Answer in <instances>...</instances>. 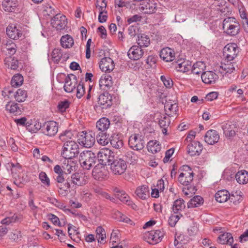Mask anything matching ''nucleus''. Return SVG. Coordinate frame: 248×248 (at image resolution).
I'll return each mask as SVG.
<instances>
[{
	"mask_svg": "<svg viewBox=\"0 0 248 248\" xmlns=\"http://www.w3.org/2000/svg\"><path fill=\"white\" fill-rule=\"evenodd\" d=\"M74 167L71 163H64L62 168L59 165H56L54 168L55 173L58 174L55 179L57 183V186L65 192H67L70 188L69 177L67 176L73 171Z\"/></svg>",
	"mask_w": 248,
	"mask_h": 248,
	"instance_id": "nucleus-1",
	"label": "nucleus"
},
{
	"mask_svg": "<svg viewBox=\"0 0 248 248\" xmlns=\"http://www.w3.org/2000/svg\"><path fill=\"white\" fill-rule=\"evenodd\" d=\"M222 25L223 30L228 35L235 36L239 32L240 24L233 17L225 18L223 20Z\"/></svg>",
	"mask_w": 248,
	"mask_h": 248,
	"instance_id": "nucleus-2",
	"label": "nucleus"
},
{
	"mask_svg": "<svg viewBox=\"0 0 248 248\" xmlns=\"http://www.w3.org/2000/svg\"><path fill=\"white\" fill-rule=\"evenodd\" d=\"M96 157L91 151H84L81 152L79 156V162L81 166L86 170H90L95 165Z\"/></svg>",
	"mask_w": 248,
	"mask_h": 248,
	"instance_id": "nucleus-3",
	"label": "nucleus"
},
{
	"mask_svg": "<svg viewBox=\"0 0 248 248\" xmlns=\"http://www.w3.org/2000/svg\"><path fill=\"white\" fill-rule=\"evenodd\" d=\"M78 153V145L74 141L70 140L64 143L62 155L65 159H72Z\"/></svg>",
	"mask_w": 248,
	"mask_h": 248,
	"instance_id": "nucleus-4",
	"label": "nucleus"
},
{
	"mask_svg": "<svg viewBox=\"0 0 248 248\" xmlns=\"http://www.w3.org/2000/svg\"><path fill=\"white\" fill-rule=\"evenodd\" d=\"M78 143L86 148L92 147L95 142V134L92 131H82L78 136Z\"/></svg>",
	"mask_w": 248,
	"mask_h": 248,
	"instance_id": "nucleus-5",
	"label": "nucleus"
},
{
	"mask_svg": "<svg viewBox=\"0 0 248 248\" xmlns=\"http://www.w3.org/2000/svg\"><path fill=\"white\" fill-rule=\"evenodd\" d=\"M110 169L114 174L121 175L124 173L126 168L127 164L126 161L118 157H114L110 164Z\"/></svg>",
	"mask_w": 248,
	"mask_h": 248,
	"instance_id": "nucleus-6",
	"label": "nucleus"
},
{
	"mask_svg": "<svg viewBox=\"0 0 248 248\" xmlns=\"http://www.w3.org/2000/svg\"><path fill=\"white\" fill-rule=\"evenodd\" d=\"M178 177V181L184 186H188L193 179V172L190 167L184 165L182 167Z\"/></svg>",
	"mask_w": 248,
	"mask_h": 248,
	"instance_id": "nucleus-7",
	"label": "nucleus"
},
{
	"mask_svg": "<svg viewBox=\"0 0 248 248\" xmlns=\"http://www.w3.org/2000/svg\"><path fill=\"white\" fill-rule=\"evenodd\" d=\"M128 144L133 150L139 151L144 147L145 141L142 136L138 134H134L129 138Z\"/></svg>",
	"mask_w": 248,
	"mask_h": 248,
	"instance_id": "nucleus-8",
	"label": "nucleus"
},
{
	"mask_svg": "<svg viewBox=\"0 0 248 248\" xmlns=\"http://www.w3.org/2000/svg\"><path fill=\"white\" fill-rule=\"evenodd\" d=\"M114 157L113 153L108 149H102L97 154L99 163L102 165L110 164Z\"/></svg>",
	"mask_w": 248,
	"mask_h": 248,
	"instance_id": "nucleus-9",
	"label": "nucleus"
},
{
	"mask_svg": "<svg viewBox=\"0 0 248 248\" xmlns=\"http://www.w3.org/2000/svg\"><path fill=\"white\" fill-rule=\"evenodd\" d=\"M68 181L70 184H72L76 186H80L85 185L88 183V178L84 173L76 172L71 175Z\"/></svg>",
	"mask_w": 248,
	"mask_h": 248,
	"instance_id": "nucleus-10",
	"label": "nucleus"
},
{
	"mask_svg": "<svg viewBox=\"0 0 248 248\" xmlns=\"http://www.w3.org/2000/svg\"><path fill=\"white\" fill-rule=\"evenodd\" d=\"M51 24L57 30L65 29L67 24L66 16L61 14L56 15L51 19Z\"/></svg>",
	"mask_w": 248,
	"mask_h": 248,
	"instance_id": "nucleus-11",
	"label": "nucleus"
},
{
	"mask_svg": "<svg viewBox=\"0 0 248 248\" xmlns=\"http://www.w3.org/2000/svg\"><path fill=\"white\" fill-rule=\"evenodd\" d=\"M58 124L53 121H47L44 123L42 125V132L45 135L52 137L58 132Z\"/></svg>",
	"mask_w": 248,
	"mask_h": 248,
	"instance_id": "nucleus-12",
	"label": "nucleus"
},
{
	"mask_svg": "<svg viewBox=\"0 0 248 248\" xmlns=\"http://www.w3.org/2000/svg\"><path fill=\"white\" fill-rule=\"evenodd\" d=\"M238 52L236 44H228L224 48L223 54L226 60L232 61L237 55Z\"/></svg>",
	"mask_w": 248,
	"mask_h": 248,
	"instance_id": "nucleus-13",
	"label": "nucleus"
},
{
	"mask_svg": "<svg viewBox=\"0 0 248 248\" xmlns=\"http://www.w3.org/2000/svg\"><path fill=\"white\" fill-rule=\"evenodd\" d=\"M77 82V78L75 75L73 74L67 75L65 78L64 85L65 91L67 93L72 92L75 89Z\"/></svg>",
	"mask_w": 248,
	"mask_h": 248,
	"instance_id": "nucleus-14",
	"label": "nucleus"
},
{
	"mask_svg": "<svg viewBox=\"0 0 248 248\" xmlns=\"http://www.w3.org/2000/svg\"><path fill=\"white\" fill-rule=\"evenodd\" d=\"M188 154L191 156L199 155L202 150V145L199 141H192L187 147Z\"/></svg>",
	"mask_w": 248,
	"mask_h": 248,
	"instance_id": "nucleus-15",
	"label": "nucleus"
},
{
	"mask_svg": "<svg viewBox=\"0 0 248 248\" xmlns=\"http://www.w3.org/2000/svg\"><path fill=\"white\" fill-rule=\"evenodd\" d=\"M164 235V231L160 230L151 231L145 234V236L148 237V239L152 241V242L150 241V243H159L162 240Z\"/></svg>",
	"mask_w": 248,
	"mask_h": 248,
	"instance_id": "nucleus-16",
	"label": "nucleus"
},
{
	"mask_svg": "<svg viewBox=\"0 0 248 248\" xmlns=\"http://www.w3.org/2000/svg\"><path fill=\"white\" fill-rule=\"evenodd\" d=\"M201 78L204 83L211 84L216 82L218 79V76L212 71H207L202 73Z\"/></svg>",
	"mask_w": 248,
	"mask_h": 248,
	"instance_id": "nucleus-17",
	"label": "nucleus"
},
{
	"mask_svg": "<svg viewBox=\"0 0 248 248\" xmlns=\"http://www.w3.org/2000/svg\"><path fill=\"white\" fill-rule=\"evenodd\" d=\"M100 69L105 72H110L114 68V63L112 60L109 57H104L101 59L99 62Z\"/></svg>",
	"mask_w": 248,
	"mask_h": 248,
	"instance_id": "nucleus-18",
	"label": "nucleus"
},
{
	"mask_svg": "<svg viewBox=\"0 0 248 248\" xmlns=\"http://www.w3.org/2000/svg\"><path fill=\"white\" fill-rule=\"evenodd\" d=\"M6 33L7 35L14 40H17L21 37L22 32L19 27L10 25L7 27L6 29Z\"/></svg>",
	"mask_w": 248,
	"mask_h": 248,
	"instance_id": "nucleus-19",
	"label": "nucleus"
},
{
	"mask_svg": "<svg viewBox=\"0 0 248 248\" xmlns=\"http://www.w3.org/2000/svg\"><path fill=\"white\" fill-rule=\"evenodd\" d=\"M143 53L140 46H133L128 50L127 55L131 60H138L142 57Z\"/></svg>",
	"mask_w": 248,
	"mask_h": 248,
	"instance_id": "nucleus-20",
	"label": "nucleus"
},
{
	"mask_svg": "<svg viewBox=\"0 0 248 248\" xmlns=\"http://www.w3.org/2000/svg\"><path fill=\"white\" fill-rule=\"evenodd\" d=\"M113 85L112 78L107 74H103L99 80V86L104 90L108 91Z\"/></svg>",
	"mask_w": 248,
	"mask_h": 248,
	"instance_id": "nucleus-21",
	"label": "nucleus"
},
{
	"mask_svg": "<svg viewBox=\"0 0 248 248\" xmlns=\"http://www.w3.org/2000/svg\"><path fill=\"white\" fill-rule=\"evenodd\" d=\"M219 139L218 132L215 130H208L205 136L204 140L209 144L213 145L217 142Z\"/></svg>",
	"mask_w": 248,
	"mask_h": 248,
	"instance_id": "nucleus-22",
	"label": "nucleus"
},
{
	"mask_svg": "<svg viewBox=\"0 0 248 248\" xmlns=\"http://www.w3.org/2000/svg\"><path fill=\"white\" fill-rule=\"evenodd\" d=\"M159 55L161 59L167 62L172 61L175 57L174 50L169 47L162 49Z\"/></svg>",
	"mask_w": 248,
	"mask_h": 248,
	"instance_id": "nucleus-23",
	"label": "nucleus"
},
{
	"mask_svg": "<svg viewBox=\"0 0 248 248\" xmlns=\"http://www.w3.org/2000/svg\"><path fill=\"white\" fill-rule=\"evenodd\" d=\"M108 172L104 167L100 169L94 168L92 175L93 178L98 181L105 180L108 177Z\"/></svg>",
	"mask_w": 248,
	"mask_h": 248,
	"instance_id": "nucleus-24",
	"label": "nucleus"
},
{
	"mask_svg": "<svg viewBox=\"0 0 248 248\" xmlns=\"http://www.w3.org/2000/svg\"><path fill=\"white\" fill-rule=\"evenodd\" d=\"M157 5V3L153 0H146L141 8L144 10L145 13L151 14L156 12Z\"/></svg>",
	"mask_w": 248,
	"mask_h": 248,
	"instance_id": "nucleus-25",
	"label": "nucleus"
},
{
	"mask_svg": "<svg viewBox=\"0 0 248 248\" xmlns=\"http://www.w3.org/2000/svg\"><path fill=\"white\" fill-rule=\"evenodd\" d=\"M166 114L169 116H173L178 110V104L174 102L167 101L164 105Z\"/></svg>",
	"mask_w": 248,
	"mask_h": 248,
	"instance_id": "nucleus-26",
	"label": "nucleus"
},
{
	"mask_svg": "<svg viewBox=\"0 0 248 248\" xmlns=\"http://www.w3.org/2000/svg\"><path fill=\"white\" fill-rule=\"evenodd\" d=\"M110 126V121L107 118L100 119L96 124V127L98 132H107Z\"/></svg>",
	"mask_w": 248,
	"mask_h": 248,
	"instance_id": "nucleus-27",
	"label": "nucleus"
},
{
	"mask_svg": "<svg viewBox=\"0 0 248 248\" xmlns=\"http://www.w3.org/2000/svg\"><path fill=\"white\" fill-rule=\"evenodd\" d=\"M4 11L12 12L15 11L18 6L17 0H4L2 2Z\"/></svg>",
	"mask_w": 248,
	"mask_h": 248,
	"instance_id": "nucleus-28",
	"label": "nucleus"
},
{
	"mask_svg": "<svg viewBox=\"0 0 248 248\" xmlns=\"http://www.w3.org/2000/svg\"><path fill=\"white\" fill-rule=\"evenodd\" d=\"M6 110L15 115L20 114L22 111L18 104L14 102L10 101L5 106Z\"/></svg>",
	"mask_w": 248,
	"mask_h": 248,
	"instance_id": "nucleus-29",
	"label": "nucleus"
},
{
	"mask_svg": "<svg viewBox=\"0 0 248 248\" xmlns=\"http://www.w3.org/2000/svg\"><path fill=\"white\" fill-rule=\"evenodd\" d=\"M111 97L109 98L108 94H101L98 97V104L102 106V108H107L112 105Z\"/></svg>",
	"mask_w": 248,
	"mask_h": 248,
	"instance_id": "nucleus-30",
	"label": "nucleus"
},
{
	"mask_svg": "<svg viewBox=\"0 0 248 248\" xmlns=\"http://www.w3.org/2000/svg\"><path fill=\"white\" fill-rule=\"evenodd\" d=\"M136 195L141 199L145 200L149 197V189L148 186L143 185L137 188Z\"/></svg>",
	"mask_w": 248,
	"mask_h": 248,
	"instance_id": "nucleus-31",
	"label": "nucleus"
},
{
	"mask_svg": "<svg viewBox=\"0 0 248 248\" xmlns=\"http://www.w3.org/2000/svg\"><path fill=\"white\" fill-rule=\"evenodd\" d=\"M235 177L237 182L239 184L244 185L248 183V171L245 170L238 171Z\"/></svg>",
	"mask_w": 248,
	"mask_h": 248,
	"instance_id": "nucleus-32",
	"label": "nucleus"
},
{
	"mask_svg": "<svg viewBox=\"0 0 248 248\" xmlns=\"http://www.w3.org/2000/svg\"><path fill=\"white\" fill-rule=\"evenodd\" d=\"M218 242L221 244H228L232 245L233 242V238L230 233H224L219 236L218 237Z\"/></svg>",
	"mask_w": 248,
	"mask_h": 248,
	"instance_id": "nucleus-33",
	"label": "nucleus"
},
{
	"mask_svg": "<svg viewBox=\"0 0 248 248\" xmlns=\"http://www.w3.org/2000/svg\"><path fill=\"white\" fill-rule=\"evenodd\" d=\"M147 148L149 152H151L153 154H155L160 151L161 146L158 141L153 140H150L148 142Z\"/></svg>",
	"mask_w": 248,
	"mask_h": 248,
	"instance_id": "nucleus-34",
	"label": "nucleus"
},
{
	"mask_svg": "<svg viewBox=\"0 0 248 248\" xmlns=\"http://www.w3.org/2000/svg\"><path fill=\"white\" fill-rule=\"evenodd\" d=\"M110 143L112 146L116 149H120L124 145L123 140L118 134H113L111 136Z\"/></svg>",
	"mask_w": 248,
	"mask_h": 248,
	"instance_id": "nucleus-35",
	"label": "nucleus"
},
{
	"mask_svg": "<svg viewBox=\"0 0 248 248\" xmlns=\"http://www.w3.org/2000/svg\"><path fill=\"white\" fill-rule=\"evenodd\" d=\"M186 207L185 202L182 199L175 200L173 204L172 210L174 213L178 214L182 211Z\"/></svg>",
	"mask_w": 248,
	"mask_h": 248,
	"instance_id": "nucleus-36",
	"label": "nucleus"
},
{
	"mask_svg": "<svg viewBox=\"0 0 248 248\" xmlns=\"http://www.w3.org/2000/svg\"><path fill=\"white\" fill-rule=\"evenodd\" d=\"M215 197L216 201L220 203L224 202L230 198L229 193L226 190L218 191Z\"/></svg>",
	"mask_w": 248,
	"mask_h": 248,
	"instance_id": "nucleus-37",
	"label": "nucleus"
},
{
	"mask_svg": "<svg viewBox=\"0 0 248 248\" xmlns=\"http://www.w3.org/2000/svg\"><path fill=\"white\" fill-rule=\"evenodd\" d=\"M4 63L6 66L13 70H16L18 67V61L14 58L9 56L5 58Z\"/></svg>",
	"mask_w": 248,
	"mask_h": 248,
	"instance_id": "nucleus-38",
	"label": "nucleus"
},
{
	"mask_svg": "<svg viewBox=\"0 0 248 248\" xmlns=\"http://www.w3.org/2000/svg\"><path fill=\"white\" fill-rule=\"evenodd\" d=\"M206 68L205 64L202 62H198L193 64L191 67V72L192 73L199 75L204 72V70Z\"/></svg>",
	"mask_w": 248,
	"mask_h": 248,
	"instance_id": "nucleus-39",
	"label": "nucleus"
},
{
	"mask_svg": "<svg viewBox=\"0 0 248 248\" xmlns=\"http://www.w3.org/2000/svg\"><path fill=\"white\" fill-rule=\"evenodd\" d=\"M203 203V199L200 196H195L187 203L188 208H193L200 206Z\"/></svg>",
	"mask_w": 248,
	"mask_h": 248,
	"instance_id": "nucleus-40",
	"label": "nucleus"
},
{
	"mask_svg": "<svg viewBox=\"0 0 248 248\" xmlns=\"http://www.w3.org/2000/svg\"><path fill=\"white\" fill-rule=\"evenodd\" d=\"M96 139L98 143L103 146L107 145L110 141L107 132H98L96 135Z\"/></svg>",
	"mask_w": 248,
	"mask_h": 248,
	"instance_id": "nucleus-41",
	"label": "nucleus"
},
{
	"mask_svg": "<svg viewBox=\"0 0 248 248\" xmlns=\"http://www.w3.org/2000/svg\"><path fill=\"white\" fill-rule=\"evenodd\" d=\"M177 62L178 64L176 69L178 71L185 73L189 71L191 68V63L189 61H184L181 62L178 61Z\"/></svg>",
	"mask_w": 248,
	"mask_h": 248,
	"instance_id": "nucleus-42",
	"label": "nucleus"
},
{
	"mask_svg": "<svg viewBox=\"0 0 248 248\" xmlns=\"http://www.w3.org/2000/svg\"><path fill=\"white\" fill-rule=\"evenodd\" d=\"M61 44L62 46L64 48H70L73 45L74 40L71 36L67 34L62 37L61 39Z\"/></svg>",
	"mask_w": 248,
	"mask_h": 248,
	"instance_id": "nucleus-43",
	"label": "nucleus"
},
{
	"mask_svg": "<svg viewBox=\"0 0 248 248\" xmlns=\"http://www.w3.org/2000/svg\"><path fill=\"white\" fill-rule=\"evenodd\" d=\"M226 62L224 63H222L221 65L220 66V68L226 72V73H232L235 69V63L234 62H232L229 60H225Z\"/></svg>",
	"mask_w": 248,
	"mask_h": 248,
	"instance_id": "nucleus-44",
	"label": "nucleus"
},
{
	"mask_svg": "<svg viewBox=\"0 0 248 248\" xmlns=\"http://www.w3.org/2000/svg\"><path fill=\"white\" fill-rule=\"evenodd\" d=\"M137 43L140 47H147L150 44V39L147 35L141 34L138 36Z\"/></svg>",
	"mask_w": 248,
	"mask_h": 248,
	"instance_id": "nucleus-45",
	"label": "nucleus"
},
{
	"mask_svg": "<svg viewBox=\"0 0 248 248\" xmlns=\"http://www.w3.org/2000/svg\"><path fill=\"white\" fill-rule=\"evenodd\" d=\"M14 96L16 101L18 102H24L27 96L26 92L21 89H19L17 90Z\"/></svg>",
	"mask_w": 248,
	"mask_h": 248,
	"instance_id": "nucleus-46",
	"label": "nucleus"
},
{
	"mask_svg": "<svg viewBox=\"0 0 248 248\" xmlns=\"http://www.w3.org/2000/svg\"><path fill=\"white\" fill-rule=\"evenodd\" d=\"M23 82V77L20 74H17L13 77L11 84L13 87H18L21 85Z\"/></svg>",
	"mask_w": 248,
	"mask_h": 248,
	"instance_id": "nucleus-47",
	"label": "nucleus"
},
{
	"mask_svg": "<svg viewBox=\"0 0 248 248\" xmlns=\"http://www.w3.org/2000/svg\"><path fill=\"white\" fill-rule=\"evenodd\" d=\"M10 239L13 241L18 242L22 238V234L20 231L18 230H13L9 235Z\"/></svg>",
	"mask_w": 248,
	"mask_h": 248,
	"instance_id": "nucleus-48",
	"label": "nucleus"
},
{
	"mask_svg": "<svg viewBox=\"0 0 248 248\" xmlns=\"http://www.w3.org/2000/svg\"><path fill=\"white\" fill-rule=\"evenodd\" d=\"M5 48L6 49V52L9 55V56L15 54L16 51V45L13 42L7 43Z\"/></svg>",
	"mask_w": 248,
	"mask_h": 248,
	"instance_id": "nucleus-49",
	"label": "nucleus"
},
{
	"mask_svg": "<svg viewBox=\"0 0 248 248\" xmlns=\"http://www.w3.org/2000/svg\"><path fill=\"white\" fill-rule=\"evenodd\" d=\"M18 179H16L15 184L18 186L22 187V185H24L29 181V178L26 174H23L22 176L19 175Z\"/></svg>",
	"mask_w": 248,
	"mask_h": 248,
	"instance_id": "nucleus-50",
	"label": "nucleus"
},
{
	"mask_svg": "<svg viewBox=\"0 0 248 248\" xmlns=\"http://www.w3.org/2000/svg\"><path fill=\"white\" fill-rule=\"evenodd\" d=\"M70 102L67 100H64L59 102L57 108L59 112H64L69 107Z\"/></svg>",
	"mask_w": 248,
	"mask_h": 248,
	"instance_id": "nucleus-51",
	"label": "nucleus"
},
{
	"mask_svg": "<svg viewBox=\"0 0 248 248\" xmlns=\"http://www.w3.org/2000/svg\"><path fill=\"white\" fill-rule=\"evenodd\" d=\"M39 178L45 186L47 187L50 186V179L45 172L41 171L39 174Z\"/></svg>",
	"mask_w": 248,
	"mask_h": 248,
	"instance_id": "nucleus-52",
	"label": "nucleus"
},
{
	"mask_svg": "<svg viewBox=\"0 0 248 248\" xmlns=\"http://www.w3.org/2000/svg\"><path fill=\"white\" fill-rule=\"evenodd\" d=\"M62 54L61 50L59 48H55L52 52V57L54 62L58 63L61 60Z\"/></svg>",
	"mask_w": 248,
	"mask_h": 248,
	"instance_id": "nucleus-53",
	"label": "nucleus"
},
{
	"mask_svg": "<svg viewBox=\"0 0 248 248\" xmlns=\"http://www.w3.org/2000/svg\"><path fill=\"white\" fill-rule=\"evenodd\" d=\"M72 136L73 134L71 131H65L61 134L59 138L62 141L65 143L67 141H70V140L71 139Z\"/></svg>",
	"mask_w": 248,
	"mask_h": 248,
	"instance_id": "nucleus-54",
	"label": "nucleus"
},
{
	"mask_svg": "<svg viewBox=\"0 0 248 248\" xmlns=\"http://www.w3.org/2000/svg\"><path fill=\"white\" fill-rule=\"evenodd\" d=\"M85 93V88L84 83L80 81L77 86V97L78 98L82 97Z\"/></svg>",
	"mask_w": 248,
	"mask_h": 248,
	"instance_id": "nucleus-55",
	"label": "nucleus"
},
{
	"mask_svg": "<svg viewBox=\"0 0 248 248\" xmlns=\"http://www.w3.org/2000/svg\"><path fill=\"white\" fill-rule=\"evenodd\" d=\"M116 196L121 202L130 205L131 201L129 200V197L124 190L122 191L120 193L117 194Z\"/></svg>",
	"mask_w": 248,
	"mask_h": 248,
	"instance_id": "nucleus-56",
	"label": "nucleus"
},
{
	"mask_svg": "<svg viewBox=\"0 0 248 248\" xmlns=\"http://www.w3.org/2000/svg\"><path fill=\"white\" fill-rule=\"evenodd\" d=\"M224 133L227 137H232L235 135V131L232 129L231 125L225 124L222 126Z\"/></svg>",
	"mask_w": 248,
	"mask_h": 248,
	"instance_id": "nucleus-57",
	"label": "nucleus"
},
{
	"mask_svg": "<svg viewBox=\"0 0 248 248\" xmlns=\"http://www.w3.org/2000/svg\"><path fill=\"white\" fill-rule=\"evenodd\" d=\"M96 236L98 239V242L102 243L106 238V232L105 230L101 226L98 227L96 230Z\"/></svg>",
	"mask_w": 248,
	"mask_h": 248,
	"instance_id": "nucleus-58",
	"label": "nucleus"
},
{
	"mask_svg": "<svg viewBox=\"0 0 248 248\" xmlns=\"http://www.w3.org/2000/svg\"><path fill=\"white\" fill-rule=\"evenodd\" d=\"M18 219V216L15 214L12 217H5L1 221V223L2 224L8 225L16 222Z\"/></svg>",
	"mask_w": 248,
	"mask_h": 248,
	"instance_id": "nucleus-59",
	"label": "nucleus"
},
{
	"mask_svg": "<svg viewBox=\"0 0 248 248\" xmlns=\"http://www.w3.org/2000/svg\"><path fill=\"white\" fill-rule=\"evenodd\" d=\"M161 81L163 82L164 85L167 88H170L172 85L173 82L172 79L168 77H165V76H161L160 77Z\"/></svg>",
	"mask_w": 248,
	"mask_h": 248,
	"instance_id": "nucleus-60",
	"label": "nucleus"
},
{
	"mask_svg": "<svg viewBox=\"0 0 248 248\" xmlns=\"http://www.w3.org/2000/svg\"><path fill=\"white\" fill-rule=\"evenodd\" d=\"M179 219L180 216L179 215H171L169 218L168 223L170 226L174 227Z\"/></svg>",
	"mask_w": 248,
	"mask_h": 248,
	"instance_id": "nucleus-61",
	"label": "nucleus"
},
{
	"mask_svg": "<svg viewBox=\"0 0 248 248\" xmlns=\"http://www.w3.org/2000/svg\"><path fill=\"white\" fill-rule=\"evenodd\" d=\"M170 124V120L167 116H164L159 121V124L162 128L167 127Z\"/></svg>",
	"mask_w": 248,
	"mask_h": 248,
	"instance_id": "nucleus-62",
	"label": "nucleus"
},
{
	"mask_svg": "<svg viewBox=\"0 0 248 248\" xmlns=\"http://www.w3.org/2000/svg\"><path fill=\"white\" fill-rule=\"evenodd\" d=\"M138 31L137 26L131 25L128 29V34L132 37L135 36Z\"/></svg>",
	"mask_w": 248,
	"mask_h": 248,
	"instance_id": "nucleus-63",
	"label": "nucleus"
},
{
	"mask_svg": "<svg viewBox=\"0 0 248 248\" xmlns=\"http://www.w3.org/2000/svg\"><path fill=\"white\" fill-rule=\"evenodd\" d=\"M197 232L198 228L194 223L187 229V233L189 236H194L196 235Z\"/></svg>",
	"mask_w": 248,
	"mask_h": 248,
	"instance_id": "nucleus-64",
	"label": "nucleus"
}]
</instances>
